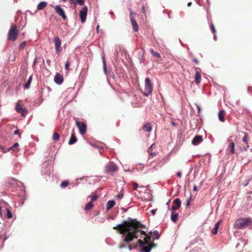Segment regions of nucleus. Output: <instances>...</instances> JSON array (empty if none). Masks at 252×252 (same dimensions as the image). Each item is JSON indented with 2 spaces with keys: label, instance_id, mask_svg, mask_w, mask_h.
Wrapping results in <instances>:
<instances>
[{
  "label": "nucleus",
  "instance_id": "4c0bfd02",
  "mask_svg": "<svg viewBox=\"0 0 252 252\" xmlns=\"http://www.w3.org/2000/svg\"><path fill=\"white\" fill-rule=\"evenodd\" d=\"M69 2L70 4H74V8H75L76 7V0H69Z\"/></svg>",
  "mask_w": 252,
  "mask_h": 252
},
{
  "label": "nucleus",
  "instance_id": "c9c22d12",
  "mask_svg": "<svg viewBox=\"0 0 252 252\" xmlns=\"http://www.w3.org/2000/svg\"><path fill=\"white\" fill-rule=\"evenodd\" d=\"M76 3L80 5H83L84 3V0H76Z\"/></svg>",
  "mask_w": 252,
  "mask_h": 252
},
{
  "label": "nucleus",
  "instance_id": "4d7b16f0",
  "mask_svg": "<svg viewBox=\"0 0 252 252\" xmlns=\"http://www.w3.org/2000/svg\"><path fill=\"white\" fill-rule=\"evenodd\" d=\"M189 200H188L187 202V205H189Z\"/></svg>",
  "mask_w": 252,
  "mask_h": 252
},
{
  "label": "nucleus",
  "instance_id": "72a5a7b5",
  "mask_svg": "<svg viewBox=\"0 0 252 252\" xmlns=\"http://www.w3.org/2000/svg\"><path fill=\"white\" fill-rule=\"evenodd\" d=\"M26 45V42L25 41L22 42L20 45H19V49H22L25 48V47Z\"/></svg>",
  "mask_w": 252,
  "mask_h": 252
},
{
  "label": "nucleus",
  "instance_id": "a878e982",
  "mask_svg": "<svg viewBox=\"0 0 252 252\" xmlns=\"http://www.w3.org/2000/svg\"><path fill=\"white\" fill-rule=\"evenodd\" d=\"M32 80V76H31L24 87L25 89H29Z\"/></svg>",
  "mask_w": 252,
  "mask_h": 252
},
{
  "label": "nucleus",
  "instance_id": "680f3d73",
  "mask_svg": "<svg viewBox=\"0 0 252 252\" xmlns=\"http://www.w3.org/2000/svg\"><path fill=\"white\" fill-rule=\"evenodd\" d=\"M63 0V1H66V0Z\"/></svg>",
  "mask_w": 252,
  "mask_h": 252
},
{
  "label": "nucleus",
  "instance_id": "f03ea898",
  "mask_svg": "<svg viewBox=\"0 0 252 252\" xmlns=\"http://www.w3.org/2000/svg\"><path fill=\"white\" fill-rule=\"evenodd\" d=\"M252 220L248 218H242L237 220L234 224L235 229H244L251 224Z\"/></svg>",
  "mask_w": 252,
  "mask_h": 252
},
{
  "label": "nucleus",
  "instance_id": "6ab92c4d",
  "mask_svg": "<svg viewBox=\"0 0 252 252\" xmlns=\"http://www.w3.org/2000/svg\"><path fill=\"white\" fill-rule=\"evenodd\" d=\"M77 140V138L75 136V132L74 131H72V133H71V138L69 141V145H72V144H74L76 142Z\"/></svg>",
  "mask_w": 252,
  "mask_h": 252
},
{
  "label": "nucleus",
  "instance_id": "58836bf2",
  "mask_svg": "<svg viewBox=\"0 0 252 252\" xmlns=\"http://www.w3.org/2000/svg\"><path fill=\"white\" fill-rule=\"evenodd\" d=\"M69 65H70V62L68 61H67L65 64V68L67 70H68Z\"/></svg>",
  "mask_w": 252,
  "mask_h": 252
},
{
  "label": "nucleus",
  "instance_id": "37998d69",
  "mask_svg": "<svg viewBox=\"0 0 252 252\" xmlns=\"http://www.w3.org/2000/svg\"><path fill=\"white\" fill-rule=\"evenodd\" d=\"M248 90L249 92L252 94V87H249Z\"/></svg>",
  "mask_w": 252,
  "mask_h": 252
},
{
  "label": "nucleus",
  "instance_id": "7c9ffc66",
  "mask_svg": "<svg viewBox=\"0 0 252 252\" xmlns=\"http://www.w3.org/2000/svg\"><path fill=\"white\" fill-rule=\"evenodd\" d=\"M98 198V195L96 194V193H94V195H93L91 197V201L93 203L94 201H96Z\"/></svg>",
  "mask_w": 252,
  "mask_h": 252
},
{
  "label": "nucleus",
  "instance_id": "cd10ccee",
  "mask_svg": "<svg viewBox=\"0 0 252 252\" xmlns=\"http://www.w3.org/2000/svg\"><path fill=\"white\" fill-rule=\"evenodd\" d=\"M150 52L154 56L158 58H160L161 57L160 55L158 53L154 51L153 49H151L150 50Z\"/></svg>",
  "mask_w": 252,
  "mask_h": 252
},
{
  "label": "nucleus",
  "instance_id": "49530a36",
  "mask_svg": "<svg viewBox=\"0 0 252 252\" xmlns=\"http://www.w3.org/2000/svg\"><path fill=\"white\" fill-rule=\"evenodd\" d=\"M142 12L145 14V7L144 6H143L142 7Z\"/></svg>",
  "mask_w": 252,
  "mask_h": 252
},
{
  "label": "nucleus",
  "instance_id": "4468645a",
  "mask_svg": "<svg viewBox=\"0 0 252 252\" xmlns=\"http://www.w3.org/2000/svg\"><path fill=\"white\" fill-rule=\"evenodd\" d=\"M229 144L227 148V151L231 154H233L235 153V144L231 140L228 141Z\"/></svg>",
  "mask_w": 252,
  "mask_h": 252
},
{
  "label": "nucleus",
  "instance_id": "b1692460",
  "mask_svg": "<svg viewBox=\"0 0 252 252\" xmlns=\"http://www.w3.org/2000/svg\"><path fill=\"white\" fill-rule=\"evenodd\" d=\"M94 207V204L92 201L88 203L84 207V210L86 211H88L91 210Z\"/></svg>",
  "mask_w": 252,
  "mask_h": 252
},
{
  "label": "nucleus",
  "instance_id": "a18cd8bd",
  "mask_svg": "<svg viewBox=\"0 0 252 252\" xmlns=\"http://www.w3.org/2000/svg\"><path fill=\"white\" fill-rule=\"evenodd\" d=\"M0 150L3 153H5L6 152L4 150V148L2 146H0Z\"/></svg>",
  "mask_w": 252,
  "mask_h": 252
},
{
  "label": "nucleus",
  "instance_id": "2f4dec72",
  "mask_svg": "<svg viewBox=\"0 0 252 252\" xmlns=\"http://www.w3.org/2000/svg\"><path fill=\"white\" fill-rule=\"evenodd\" d=\"M19 146V144L18 143H15L13 144V145L8 149V151L10 150H15V149Z\"/></svg>",
  "mask_w": 252,
  "mask_h": 252
},
{
  "label": "nucleus",
  "instance_id": "4be33fe9",
  "mask_svg": "<svg viewBox=\"0 0 252 252\" xmlns=\"http://www.w3.org/2000/svg\"><path fill=\"white\" fill-rule=\"evenodd\" d=\"M224 115H225V111L222 110L220 111L219 113V119L220 121L223 122L224 121Z\"/></svg>",
  "mask_w": 252,
  "mask_h": 252
},
{
  "label": "nucleus",
  "instance_id": "bf43d9fd",
  "mask_svg": "<svg viewBox=\"0 0 252 252\" xmlns=\"http://www.w3.org/2000/svg\"><path fill=\"white\" fill-rule=\"evenodd\" d=\"M249 182L246 183V184L245 185V186L248 184Z\"/></svg>",
  "mask_w": 252,
  "mask_h": 252
},
{
  "label": "nucleus",
  "instance_id": "412c9836",
  "mask_svg": "<svg viewBox=\"0 0 252 252\" xmlns=\"http://www.w3.org/2000/svg\"><path fill=\"white\" fill-rule=\"evenodd\" d=\"M47 5V3L46 1H42L39 2L37 6L38 10H40L44 9Z\"/></svg>",
  "mask_w": 252,
  "mask_h": 252
},
{
  "label": "nucleus",
  "instance_id": "a19ab883",
  "mask_svg": "<svg viewBox=\"0 0 252 252\" xmlns=\"http://www.w3.org/2000/svg\"><path fill=\"white\" fill-rule=\"evenodd\" d=\"M221 220H219L218 222H217L216 223L215 227H217V228H218L219 226H220V223H221Z\"/></svg>",
  "mask_w": 252,
  "mask_h": 252
},
{
  "label": "nucleus",
  "instance_id": "0eeeda50",
  "mask_svg": "<svg viewBox=\"0 0 252 252\" xmlns=\"http://www.w3.org/2000/svg\"><path fill=\"white\" fill-rule=\"evenodd\" d=\"M54 42L56 53L59 55L62 51L61 41L58 36H55L54 37Z\"/></svg>",
  "mask_w": 252,
  "mask_h": 252
},
{
  "label": "nucleus",
  "instance_id": "ea45409f",
  "mask_svg": "<svg viewBox=\"0 0 252 252\" xmlns=\"http://www.w3.org/2000/svg\"><path fill=\"white\" fill-rule=\"evenodd\" d=\"M133 190H136L138 187V184H137L136 183H134L133 184Z\"/></svg>",
  "mask_w": 252,
  "mask_h": 252
},
{
  "label": "nucleus",
  "instance_id": "f704fd0d",
  "mask_svg": "<svg viewBox=\"0 0 252 252\" xmlns=\"http://www.w3.org/2000/svg\"><path fill=\"white\" fill-rule=\"evenodd\" d=\"M129 11H130L129 17H130V20H131V18L132 19H134V16H135V14L132 12L131 9H129Z\"/></svg>",
  "mask_w": 252,
  "mask_h": 252
},
{
  "label": "nucleus",
  "instance_id": "aec40b11",
  "mask_svg": "<svg viewBox=\"0 0 252 252\" xmlns=\"http://www.w3.org/2000/svg\"><path fill=\"white\" fill-rule=\"evenodd\" d=\"M143 130L146 132H151L152 130V126L150 123H147L143 126Z\"/></svg>",
  "mask_w": 252,
  "mask_h": 252
},
{
  "label": "nucleus",
  "instance_id": "c85d7f7f",
  "mask_svg": "<svg viewBox=\"0 0 252 252\" xmlns=\"http://www.w3.org/2000/svg\"><path fill=\"white\" fill-rule=\"evenodd\" d=\"M60 139V135L57 132H54L53 135V139L55 141H58Z\"/></svg>",
  "mask_w": 252,
  "mask_h": 252
},
{
  "label": "nucleus",
  "instance_id": "f257e3e1",
  "mask_svg": "<svg viewBox=\"0 0 252 252\" xmlns=\"http://www.w3.org/2000/svg\"><path fill=\"white\" fill-rule=\"evenodd\" d=\"M145 227L140 222L130 218L114 226V229L118 230L120 234H123L122 237L124 244H120L119 247L123 249L127 246L131 250L136 249L138 244L141 252H150L155 244L151 242V237L141 230Z\"/></svg>",
  "mask_w": 252,
  "mask_h": 252
},
{
  "label": "nucleus",
  "instance_id": "20e7f679",
  "mask_svg": "<svg viewBox=\"0 0 252 252\" xmlns=\"http://www.w3.org/2000/svg\"><path fill=\"white\" fill-rule=\"evenodd\" d=\"M153 86L149 78H146L145 81V89L144 95L148 96L151 94L153 92Z\"/></svg>",
  "mask_w": 252,
  "mask_h": 252
},
{
  "label": "nucleus",
  "instance_id": "603ef678",
  "mask_svg": "<svg viewBox=\"0 0 252 252\" xmlns=\"http://www.w3.org/2000/svg\"><path fill=\"white\" fill-rule=\"evenodd\" d=\"M155 235H158V232L157 231H155L154 232Z\"/></svg>",
  "mask_w": 252,
  "mask_h": 252
},
{
  "label": "nucleus",
  "instance_id": "ddd939ff",
  "mask_svg": "<svg viewBox=\"0 0 252 252\" xmlns=\"http://www.w3.org/2000/svg\"><path fill=\"white\" fill-rule=\"evenodd\" d=\"M244 136L243 138V141L245 143V145L244 146V147H243V150L244 151H247V149L249 148V145L248 144V139H249V137H248V134L247 132H244Z\"/></svg>",
  "mask_w": 252,
  "mask_h": 252
},
{
  "label": "nucleus",
  "instance_id": "393cba45",
  "mask_svg": "<svg viewBox=\"0 0 252 252\" xmlns=\"http://www.w3.org/2000/svg\"><path fill=\"white\" fill-rule=\"evenodd\" d=\"M155 146L154 144H152L148 149V152L151 157L156 156V154L155 152H153V147Z\"/></svg>",
  "mask_w": 252,
  "mask_h": 252
},
{
  "label": "nucleus",
  "instance_id": "7ed1b4c3",
  "mask_svg": "<svg viewBox=\"0 0 252 252\" xmlns=\"http://www.w3.org/2000/svg\"><path fill=\"white\" fill-rule=\"evenodd\" d=\"M19 34V32L16 25H12L8 32V39L13 41L16 40Z\"/></svg>",
  "mask_w": 252,
  "mask_h": 252
},
{
  "label": "nucleus",
  "instance_id": "e433bc0d",
  "mask_svg": "<svg viewBox=\"0 0 252 252\" xmlns=\"http://www.w3.org/2000/svg\"><path fill=\"white\" fill-rule=\"evenodd\" d=\"M218 228L215 227L214 228V229H213V230L212 231V233L214 235L217 234L218 233Z\"/></svg>",
  "mask_w": 252,
  "mask_h": 252
},
{
  "label": "nucleus",
  "instance_id": "de8ad7c7",
  "mask_svg": "<svg viewBox=\"0 0 252 252\" xmlns=\"http://www.w3.org/2000/svg\"><path fill=\"white\" fill-rule=\"evenodd\" d=\"M193 62L195 63L196 64H198L199 63L198 60L195 58L193 59Z\"/></svg>",
  "mask_w": 252,
  "mask_h": 252
},
{
  "label": "nucleus",
  "instance_id": "1a4fd4ad",
  "mask_svg": "<svg viewBox=\"0 0 252 252\" xmlns=\"http://www.w3.org/2000/svg\"><path fill=\"white\" fill-rule=\"evenodd\" d=\"M87 12L88 8L86 6H84L80 11L79 16L81 19V21L82 23L86 21Z\"/></svg>",
  "mask_w": 252,
  "mask_h": 252
},
{
  "label": "nucleus",
  "instance_id": "f3484780",
  "mask_svg": "<svg viewBox=\"0 0 252 252\" xmlns=\"http://www.w3.org/2000/svg\"><path fill=\"white\" fill-rule=\"evenodd\" d=\"M131 23L132 27L133 30L135 32H137L139 30V27L134 19L131 18Z\"/></svg>",
  "mask_w": 252,
  "mask_h": 252
},
{
  "label": "nucleus",
  "instance_id": "6e6552de",
  "mask_svg": "<svg viewBox=\"0 0 252 252\" xmlns=\"http://www.w3.org/2000/svg\"><path fill=\"white\" fill-rule=\"evenodd\" d=\"M76 124L79 129L80 133L83 135L86 132L87 126L86 124L82 122L76 121Z\"/></svg>",
  "mask_w": 252,
  "mask_h": 252
},
{
  "label": "nucleus",
  "instance_id": "3c124183",
  "mask_svg": "<svg viewBox=\"0 0 252 252\" xmlns=\"http://www.w3.org/2000/svg\"><path fill=\"white\" fill-rule=\"evenodd\" d=\"M193 190H194V191H196V190H197V188L196 186H194L193 187Z\"/></svg>",
  "mask_w": 252,
  "mask_h": 252
},
{
  "label": "nucleus",
  "instance_id": "bb28decb",
  "mask_svg": "<svg viewBox=\"0 0 252 252\" xmlns=\"http://www.w3.org/2000/svg\"><path fill=\"white\" fill-rule=\"evenodd\" d=\"M211 29L212 32L214 34V38L215 40H216V34L217 31H216V28H215L214 25L213 24H212L211 25Z\"/></svg>",
  "mask_w": 252,
  "mask_h": 252
},
{
  "label": "nucleus",
  "instance_id": "8fccbe9b",
  "mask_svg": "<svg viewBox=\"0 0 252 252\" xmlns=\"http://www.w3.org/2000/svg\"><path fill=\"white\" fill-rule=\"evenodd\" d=\"M19 132V130H16L14 131V134H18Z\"/></svg>",
  "mask_w": 252,
  "mask_h": 252
},
{
  "label": "nucleus",
  "instance_id": "79ce46f5",
  "mask_svg": "<svg viewBox=\"0 0 252 252\" xmlns=\"http://www.w3.org/2000/svg\"><path fill=\"white\" fill-rule=\"evenodd\" d=\"M156 212H157V209H153V210H152L151 211V213L153 215H155L156 214Z\"/></svg>",
  "mask_w": 252,
  "mask_h": 252
},
{
  "label": "nucleus",
  "instance_id": "c03bdc74",
  "mask_svg": "<svg viewBox=\"0 0 252 252\" xmlns=\"http://www.w3.org/2000/svg\"><path fill=\"white\" fill-rule=\"evenodd\" d=\"M177 176L179 178H181L182 177V173L181 172H178L177 174Z\"/></svg>",
  "mask_w": 252,
  "mask_h": 252
},
{
  "label": "nucleus",
  "instance_id": "9b49d317",
  "mask_svg": "<svg viewBox=\"0 0 252 252\" xmlns=\"http://www.w3.org/2000/svg\"><path fill=\"white\" fill-rule=\"evenodd\" d=\"M181 205V201L179 198L175 199L173 202L171 210H176L179 209Z\"/></svg>",
  "mask_w": 252,
  "mask_h": 252
},
{
  "label": "nucleus",
  "instance_id": "39448f33",
  "mask_svg": "<svg viewBox=\"0 0 252 252\" xmlns=\"http://www.w3.org/2000/svg\"><path fill=\"white\" fill-rule=\"evenodd\" d=\"M118 168V167L113 163L109 162L105 166V171L107 175L113 176Z\"/></svg>",
  "mask_w": 252,
  "mask_h": 252
},
{
  "label": "nucleus",
  "instance_id": "09e8293b",
  "mask_svg": "<svg viewBox=\"0 0 252 252\" xmlns=\"http://www.w3.org/2000/svg\"><path fill=\"white\" fill-rule=\"evenodd\" d=\"M123 194H118V195H117V197H118V198H119V199H121V198H123Z\"/></svg>",
  "mask_w": 252,
  "mask_h": 252
},
{
  "label": "nucleus",
  "instance_id": "2eb2a0df",
  "mask_svg": "<svg viewBox=\"0 0 252 252\" xmlns=\"http://www.w3.org/2000/svg\"><path fill=\"white\" fill-rule=\"evenodd\" d=\"M202 140L203 139L201 135H196L192 141V144L194 145H197L200 143Z\"/></svg>",
  "mask_w": 252,
  "mask_h": 252
},
{
  "label": "nucleus",
  "instance_id": "a211bd4d",
  "mask_svg": "<svg viewBox=\"0 0 252 252\" xmlns=\"http://www.w3.org/2000/svg\"><path fill=\"white\" fill-rule=\"evenodd\" d=\"M197 69V68H195V81L197 84H199L201 81V75Z\"/></svg>",
  "mask_w": 252,
  "mask_h": 252
},
{
  "label": "nucleus",
  "instance_id": "5701e85b",
  "mask_svg": "<svg viewBox=\"0 0 252 252\" xmlns=\"http://www.w3.org/2000/svg\"><path fill=\"white\" fill-rule=\"evenodd\" d=\"M115 204V202L114 200H109L106 204V209L109 210L112 208Z\"/></svg>",
  "mask_w": 252,
  "mask_h": 252
},
{
  "label": "nucleus",
  "instance_id": "c756f323",
  "mask_svg": "<svg viewBox=\"0 0 252 252\" xmlns=\"http://www.w3.org/2000/svg\"><path fill=\"white\" fill-rule=\"evenodd\" d=\"M68 184L69 182L67 181H64L61 183L60 187L62 188H65L68 185Z\"/></svg>",
  "mask_w": 252,
  "mask_h": 252
},
{
  "label": "nucleus",
  "instance_id": "423d86ee",
  "mask_svg": "<svg viewBox=\"0 0 252 252\" xmlns=\"http://www.w3.org/2000/svg\"><path fill=\"white\" fill-rule=\"evenodd\" d=\"M15 110L17 112L21 114V115L23 117L25 116L27 113L26 107L20 103V101H18L17 102L15 107Z\"/></svg>",
  "mask_w": 252,
  "mask_h": 252
},
{
  "label": "nucleus",
  "instance_id": "9d476101",
  "mask_svg": "<svg viewBox=\"0 0 252 252\" xmlns=\"http://www.w3.org/2000/svg\"><path fill=\"white\" fill-rule=\"evenodd\" d=\"M56 12L61 16L63 19L65 20L66 16L64 14L63 10L59 5H56L55 7Z\"/></svg>",
  "mask_w": 252,
  "mask_h": 252
},
{
  "label": "nucleus",
  "instance_id": "dca6fc26",
  "mask_svg": "<svg viewBox=\"0 0 252 252\" xmlns=\"http://www.w3.org/2000/svg\"><path fill=\"white\" fill-rule=\"evenodd\" d=\"M171 220L173 222H176L178 220L179 214L175 211V210H171Z\"/></svg>",
  "mask_w": 252,
  "mask_h": 252
},
{
  "label": "nucleus",
  "instance_id": "5fc2aeb1",
  "mask_svg": "<svg viewBox=\"0 0 252 252\" xmlns=\"http://www.w3.org/2000/svg\"><path fill=\"white\" fill-rule=\"evenodd\" d=\"M191 2H189L188 4V6H190L191 5Z\"/></svg>",
  "mask_w": 252,
  "mask_h": 252
},
{
  "label": "nucleus",
  "instance_id": "6e6d98bb",
  "mask_svg": "<svg viewBox=\"0 0 252 252\" xmlns=\"http://www.w3.org/2000/svg\"><path fill=\"white\" fill-rule=\"evenodd\" d=\"M50 61L49 60H47V63L48 64H49Z\"/></svg>",
  "mask_w": 252,
  "mask_h": 252
},
{
  "label": "nucleus",
  "instance_id": "13d9d810",
  "mask_svg": "<svg viewBox=\"0 0 252 252\" xmlns=\"http://www.w3.org/2000/svg\"><path fill=\"white\" fill-rule=\"evenodd\" d=\"M103 63H104V67L105 68V63L104 61H103Z\"/></svg>",
  "mask_w": 252,
  "mask_h": 252
},
{
  "label": "nucleus",
  "instance_id": "f8f14e48",
  "mask_svg": "<svg viewBox=\"0 0 252 252\" xmlns=\"http://www.w3.org/2000/svg\"><path fill=\"white\" fill-rule=\"evenodd\" d=\"M54 81L56 83L59 85H61L63 83V76L60 73H56L55 77H54Z\"/></svg>",
  "mask_w": 252,
  "mask_h": 252
},
{
  "label": "nucleus",
  "instance_id": "864d4df0",
  "mask_svg": "<svg viewBox=\"0 0 252 252\" xmlns=\"http://www.w3.org/2000/svg\"><path fill=\"white\" fill-rule=\"evenodd\" d=\"M99 25H97V27H96V31H97V32H98V29H99Z\"/></svg>",
  "mask_w": 252,
  "mask_h": 252
},
{
  "label": "nucleus",
  "instance_id": "473e14b6",
  "mask_svg": "<svg viewBox=\"0 0 252 252\" xmlns=\"http://www.w3.org/2000/svg\"><path fill=\"white\" fill-rule=\"evenodd\" d=\"M6 212H7V218L8 219H10L12 217V214L11 212L9 211L8 209H6Z\"/></svg>",
  "mask_w": 252,
  "mask_h": 252
},
{
  "label": "nucleus",
  "instance_id": "052dcab7",
  "mask_svg": "<svg viewBox=\"0 0 252 252\" xmlns=\"http://www.w3.org/2000/svg\"><path fill=\"white\" fill-rule=\"evenodd\" d=\"M0 210H1V207H0ZM0 214H1V211H0Z\"/></svg>",
  "mask_w": 252,
  "mask_h": 252
}]
</instances>
